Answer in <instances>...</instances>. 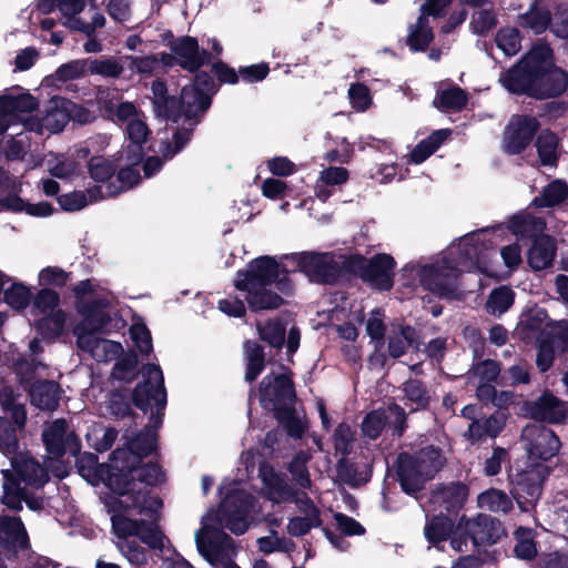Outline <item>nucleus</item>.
I'll return each instance as SVG.
<instances>
[{
	"label": "nucleus",
	"instance_id": "ddd939ff",
	"mask_svg": "<svg viewBox=\"0 0 568 568\" xmlns=\"http://www.w3.org/2000/svg\"><path fill=\"white\" fill-rule=\"evenodd\" d=\"M532 97L546 99L558 97L568 88V73L552 63V50L548 45V55L536 70L532 82Z\"/></svg>",
	"mask_w": 568,
	"mask_h": 568
},
{
	"label": "nucleus",
	"instance_id": "9b49d317",
	"mask_svg": "<svg viewBox=\"0 0 568 568\" xmlns=\"http://www.w3.org/2000/svg\"><path fill=\"white\" fill-rule=\"evenodd\" d=\"M37 106L38 102L30 93L0 97V134L20 126L27 131V122L33 121L36 118L31 116L30 113Z\"/></svg>",
	"mask_w": 568,
	"mask_h": 568
},
{
	"label": "nucleus",
	"instance_id": "5fc2aeb1",
	"mask_svg": "<svg viewBox=\"0 0 568 568\" xmlns=\"http://www.w3.org/2000/svg\"><path fill=\"white\" fill-rule=\"evenodd\" d=\"M60 296L57 292L43 288L37 293L33 298L32 312L37 315H49L53 312L61 311L59 308Z\"/></svg>",
	"mask_w": 568,
	"mask_h": 568
},
{
	"label": "nucleus",
	"instance_id": "c85d7f7f",
	"mask_svg": "<svg viewBox=\"0 0 568 568\" xmlns=\"http://www.w3.org/2000/svg\"><path fill=\"white\" fill-rule=\"evenodd\" d=\"M348 171L342 166H327L321 170L315 184V195L326 202L332 195V187L343 185L348 180Z\"/></svg>",
	"mask_w": 568,
	"mask_h": 568
},
{
	"label": "nucleus",
	"instance_id": "393cba45",
	"mask_svg": "<svg viewBox=\"0 0 568 568\" xmlns=\"http://www.w3.org/2000/svg\"><path fill=\"white\" fill-rule=\"evenodd\" d=\"M129 143L121 151V158L126 156L130 163H139L144 151V143L148 140L150 130L145 123L144 114L125 125Z\"/></svg>",
	"mask_w": 568,
	"mask_h": 568
},
{
	"label": "nucleus",
	"instance_id": "423d86ee",
	"mask_svg": "<svg viewBox=\"0 0 568 568\" xmlns=\"http://www.w3.org/2000/svg\"><path fill=\"white\" fill-rule=\"evenodd\" d=\"M163 374L160 366L148 364L142 369V382L133 392V402L144 413H150L152 425L145 427L135 438L128 443L124 448L114 450V468L119 464L126 467L124 463L130 460V466L139 465L143 456L152 453L156 447V428L162 424V416L166 405V392L163 385Z\"/></svg>",
	"mask_w": 568,
	"mask_h": 568
},
{
	"label": "nucleus",
	"instance_id": "e2e57ef3",
	"mask_svg": "<svg viewBox=\"0 0 568 568\" xmlns=\"http://www.w3.org/2000/svg\"><path fill=\"white\" fill-rule=\"evenodd\" d=\"M31 300V291L22 283H13L4 291V301L14 310L26 308Z\"/></svg>",
	"mask_w": 568,
	"mask_h": 568
},
{
	"label": "nucleus",
	"instance_id": "a211bd4d",
	"mask_svg": "<svg viewBox=\"0 0 568 568\" xmlns=\"http://www.w3.org/2000/svg\"><path fill=\"white\" fill-rule=\"evenodd\" d=\"M468 536L475 548L496 544L504 536V528L497 519L488 515L466 517Z\"/></svg>",
	"mask_w": 568,
	"mask_h": 568
},
{
	"label": "nucleus",
	"instance_id": "1a4fd4ad",
	"mask_svg": "<svg viewBox=\"0 0 568 568\" xmlns=\"http://www.w3.org/2000/svg\"><path fill=\"white\" fill-rule=\"evenodd\" d=\"M548 55V45L538 43L527 52L513 68L499 75V83L510 93L532 97L535 72Z\"/></svg>",
	"mask_w": 568,
	"mask_h": 568
},
{
	"label": "nucleus",
	"instance_id": "72a5a7b5",
	"mask_svg": "<svg viewBox=\"0 0 568 568\" xmlns=\"http://www.w3.org/2000/svg\"><path fill=\"white\" fill-rule=\"evenodd\" d=\"M31 404L43 410H53L60 398L59 385L54 382H38L30 388Z\"/></svg>",
	"mask_w": 568,
	"mask_h": 568
},
{
	"label": "nucleus",
	"instance_id": "7ed1b4c3",
	"mask_svg": "<svg viewBox=\"0 0 568 568\" xmlns=\"http://www.w3.org/2000/svg\"><path fill=\"white\" fill-rule=\"evenodd\" d=\"M488 229L468 233L457 242L452 243L439 257L429 265H424L419 272L423 286L443 297L454 295L458 277L465 271L479 270L488 275L495 272L488 265L489 248L493 241L487 239Z\"/></svg>",
	"mask_w": 568,
	"mask_h": 568
},
{
	"label": "nucleus",
	"instance_id": "f704fd0d",
	"mask_svg": "<svg viewBox=\"0 0 568 568\" xmlns=\"http://www.w3.org/2000/svg\"><path fill=\"white\" fill-rule=\"evenodd\" d=\"M545 222L540 217L531 216L529 213L514 215L508 224L509 231L518 239L539 237L538 234L545 230Z\"/></svg>",
	"mask_w": 568,
	"mask_h": 568
},
{
	"label": "nucleus",
	"instance_id": "6e6552de",
	"mask_svg": "<svg viewBox=\"0 0 568 568\" xmlns=\"http://www.w3.org/2000/svg\"><path fill=\"white\" fill-rule=\"evenodd\" d=\"M445 458L439 448L429 445L409 454L402 453L397 457V476L402 489L413 495L434 477L443 467Z\"/></svg>",
	"mask_w": 568,
	"mask_h": 568
},
{
	"label": "nucleus",
	"instance_id": "a18cd8bd",
	"mask_svg": "<svg viewBox=\"0 0 568 568\" xmlns=\"http://www.w3.org/2000/svg\"><path fill=\"white\" fill-rule=\"evenodd\" d=\"M246 358V374L247 382L254 381L264 368V354L262 347L256 342L247 341L244 345Z\"/></svg>",
	"mask_w": 568,
	"mask_h": 568
},
{
	"label": "nucleus",
	"instance_id": "4468645a",
	"mask_svg": "<svg viewBox=\"0 0 568 568\" xmlns=\"http://www.w3.org/2000/svg\"><path fill=\"white\" fill-rule=\"evenodd\" d=\"M538 122L535 118L519 115L511 119L504 132L503 148L509 154H518L531 142Z\"/></svg>",
	"mask_w": 568,
	"mask_h": 568
},
{
	"label": "nucleus",
	"instance_id": "2f4dec72",
	"mask_svg": "<svg viewBox=\"0 0 568 568\" xmlns=\"http://www.w3.org/2000/svg\"><path fill=\"white\" fill-rule=\"evenodd\" d=\"M90 155L88 146L79 148L74 153L55 158V163L50 165L49 173L57 179H71L80 172L79 160H85Z\"/></svg>",
	"mask_w": 568,
	"mask_h": 568
},
{
	"label": "nucleus",
	"instance_id": "680f3d73",
	"mask_svg": "<svg viewBox=\"0 0 568 568\" xmlns=\"http://www.w3.org/2000/svg\"><path fill=\"white\" fill-rule=\"evenodd\" d=\"M0 452L9 458L19 452V443L14 428L0 417Z\"/></svg>",
	"mask_w": 568,
	"mask_h": 568
},
{
	"label": "nucleus",
	"instance_id": "603ef678",
	"mask_svg": "<svg viewBox=\"0 0 568 568\" xmlns=\"http://www.w3.org/2000/svg\"><path fill=\"white\" fill-rule=\"evenodd\" d=\"M406 400L413 406L412 410L424 409L428 406L429 395L422 382L409 379L403 385Z\"/></svg>",
	"mask_w": 568,
	"mask_h": 568
},
{
	"label": "nucleus",
	"instance_id": "13d9d810",
	"mask_svg": "<svg viewBox=\"0 0 568 568\" xmlns=\"http://www.w3.org/2000/svg\"><path fill=\"white\" fill-rule=\"evenodd\" d=\"M514 303V292L506 286L494 290L486 303V308L490 314L500 315L505 313Z\"/></svg>",
	"mask_w": 568,
	"mask_h": 568
},
{
	"label": "nucleus",
	"instance_id": "f3484780",
	"mask_svg": "<svg viewBox=\"0 0 568 568\" xmlns=\"http://www.w3.org/2000/svg\"><path fill=\"white\" fill-rule=\"evenodd\" d=\"M42 438L49 454L54 457L62 456L67 450L77 455L80 452V443L73 432L68 430L64 419H57L44 428Z\"/></svg>",
	"mask_w": 568,
	"mask_h": 568
},
{
	"label": "nucleus",
	"instance_id": "338daca9",
	"mask_svg": "<svg viewBox=\"0 0 568 568\" xmlns=\"http://www.w3.org/2000/svg\"><path fill=\"white\" fill-rule=\"evenodd\" d=\"M0 402L3 408L11 413L14 423L21 428L26 424L27 413L24 406L16 403L13 393L10 388L4 387L0 392Z\"/></svg>",
	"mask_w": 568,
	"mask_h": 568
},
{
	"label": "nucleus",
	"instance_id": "5701e85b",
	"mask_svg": "<svg viewBox=\"0 0 568 568\" xmlns=\"http://www.w3.org/2000/svg\"><path fill=\"white\" fill-rule=\"evenodd\" d=\"M527 414L536 419L559 423L566 417V406L554 394L545 392L538 399L526 404Z\"/></svg>",
	"mask_w": 568,
	"mask_h": 568
},
{
	"label": "nucleus",
	"instance_id": "6e6d98bb",
	"mask_svg": "<svg viewBox=\"0 0 568 568\" xmlns=\"http://www.w3.org/2000/svg\"><path fill=\"white\" fill-rule=\"evenodd\" d=\"M515 554L518 558L529 560L537 555L534 532L529 528L519 527L515 530Z\"/></svg>",
	"mask_w": 568,
	"mask_h": 568
},
{
	"label": "nucleus",
	"instance_id": "20e7f679",
	"mask_svg": "<svg viewBox=\"0 0 568 568\" xmlns=\"http://www.w3.org/2000/svg\"><path fill=\"white\" fill-rule=\"evenodd\" d=\"M122 485L118 477L109 479V489L113 495L105 498V507L111 515L112 529L119 540H126L129 536H136L152 549L162 550L166 538L155 524L136 521L126 517V513L138 515H152L162 507L159 497H146L141 489L135 490Z\"/></svg>",
	"mask_w": 568,
	"mask_h": 568
},
{
	"label": "nucleus",
	"instance_id": "412c9836",
	"mask_svg": "<svg viewBox=\"0 0 568 568\" xmlns=\"http://www.w3.org/2000/svg\"><path fill=\"white\" fill-rule=\"evenodd\" d=\"M120 161H124L126 166L120 169L115 183H108L104 186H98L95 190H91L90 202L98 201L104 197L115 196L121 192L132 189L140 182V173L134 168L138 163H130L124 155L123 158H119Z\"/></svg>",
	"mask_w": 568,
	"mask_h": 568
},
{
	"label": "nucleus",
	"instance_id": "39448f33",
	"mask_svg": "<svg viewBox=\"0 0 568 568\" xmlns=\"http://www.w3.org/2000/svg\"><path fill=\"white\" fill-rule=\"evenodd\" d=\"M73 293L77 311L82 316L81 324L75 328L78 346L97 362L118 358L123 352L122 345L95 334L110 322L106 308L113 301L112 294L93 280L81 281L73 287Z\"/></svg>",
	"mask_w": 568,
	"mask_h": 568
},
{
	"label": "nucleus",
	"instance_id": "dca6fc26",
	"mask_svg": "<svg viewBox=\"0 0 568 568\" xmlns=\"http://www.w3.org/2000/svg\"><path fill=\"white\" fill-rule=\"evenodd\" d=\"M114 452L112 453L111 463L99 464L98 457L91 453H84L77 459L79 474L92 486L103 483L109 488V479L112 476L120 478L125 476L122 474L124 467L119 464V469L114 468Z\"/></svg>",
	"mask_w": 568,
	"mask_h": 568
},
{
	"label": "nucleus",
	"instance_id": "4d7b16f0",
	"mask_svg": "<svg viewBox=\"0 0 568 568\" xmlns=\"http://www.w3.org/2000/svg\"><path fill=\"white\" fill-rule=\"evenodd\" d=\"M85 436L94 449L104 452L111 448L118 437V432L114 428H105L100 425H94Z\"/></svg>",
	"mask_w": 568,
	"mask_h": 568
},
{
	"label": "nucleus",
	"instance_id": "c9c22d12",
	"mask_svg": "<svg viewBox=\"0 0 568 568\" xmlns=\"http://www.w3.org/2000/svg\"><path fill=\"white\" fill-rule=\"evenodd\" d=\"M385 331L386 327L382 313L378 310L373 311L366 323V333L371 338V343L375 346V352L371 356V361L382 365L385 361V356L381 352L385 344Z\"/></svg>",
	"mask_w": 568,
	"mask_h": 568
},
{
	"label": "nucleus",
	"instance_id": "052dcab7",
	"mask_svg": "<svg viewBox=\"0 0 568 568\" xmlns=\"http://www.w3.org/2000/svg\"><path fill=\"white\" fill-rule=\"evenodd\" d=\"M387 418L388 415L385 409H376L371 412L363 419V434L369 437L371 439H376L381 435L383 428L385 427Z\"/></svg>",
	"mask_w": 568,
	"mask_h": 568
},
{
	"label": "nucleus",
	"instance_id": "b1692460",
	"mask_svg": "<svg viewBox=\"0 0 568 568\" xmlns=\"http://www.w3.org/2000/svg\"><path fill=\"white\" fill-rule=\"evenodd\" d=\"M171 51L178 64L190 71L199 69L209 58L206 51H200L196 39L191 37H183L172 41Z\"/></svg>",
	"mask_w": 568,
	"mask_h": 568
},
{
	"label": "nucleus",
	"instance_id": "e433bc0d",
	"mask_svg": "<svg viewBox=\"0 0 568 568\" xmlns=\"http://www.w3.org/2000/svg\"><path fill=\"white\" fill-rule=\"evenodd\" d=\"M417 333L410 326H393L387 335L388 354L390 357L397 358L402 356L409 346L416 342Z\"/></svg>",
	"mask_w": 568,
	"mask_h": 568
},
{
	"label": "nucleus",
	"instance_id": "f8f14e48",
	"mask_svg": "<svg viewBox=\"0 0 568 568\" xmlns=\"http://www.w3.org/2000/svg\"><path fill=\"white\" fill-rule=\"evenodd\" d=\"M72 110H77L75 103L60 97L52 98L41 112V118L37 115L33 121L27 122V131L38 134L58 133L71 120Z\"/></svg>",
	"mask_w": 568,
	"mask_h": 568
},
{
	"label": "nucleus",
	"instance_id": "bf43d9fd",
	"mask_svg": "<svg viewBox=\"0 0 568 568\" xmlns=\"http://www.w3.org/2000/svg\"><path fill=\"white\" fill-rule=\"evenodd\" d=\"M500 375V366L497 362L491 359L481 361L473 365L469 371L470 382L493 383Z\"/></svg>",
	"mask_w": 568,
	"mask_h": 568
},
{
	"label": "nucleus",
	"instance_id": "f257e3e1",
	"mask_svg": "<svg viewBox=\"0 0 568 568\" xmlns=\"http://www.w3.org/2000/svg\"><path fill=\"white\" fill-rule=\"evenodd\" d=\"M280 264L274 257L260 256L248 263L246 270L239 271L234 280L235 288L245 292V300L253 311L276 308L283 298L272 291L275 284L280 291L287 287L281 272H303L313 282L331 283L342 270L348 271V256L334 253L302 252L284 256Z\"/></svg>",
	"mask_w": 568,
	"mask_h": 568
},
{
	"label": "nucleus",
	"instance_id": "864d4df0",
	"mask_svg": "<svg viewBox=\"0 0 568 568\" xmlns=\"http://www.w3.org/2000/svg\"><path fill=\"white\" fill-rule=\"evenodd\" d=\"M497 48L506 55L517 54L521 48L519 31L516 28H501L495 38Z\"/></svg>",
	"mask_w": 568,
	"mask_h": 568
},
{
	"label": "nucleus",
	"instance_id": "4be33fe9",
	"mask_svg": "<svg viewBox=\"0 0 568 568\" xmlns=\"http://www.w3.org/2000/svg\"><path fill=\"white\" fill-rule=\"evenodd\" d=\"M1 473L3 475V494L1 501L6 507L20 510L23 501L32 510H40L43 507V500L40 498H31L24 487L20 486V481L11 476L9 469H2Z\"/></svg>",
	"mask_w": 568,
	"mask_h": 568
},
{
	"label": "nucleus",
	"instance_id": "2eb2a0df",
	"mask_svg": "<svg viewBox=\"0 0 568 568\" xmlns=\"http://www.w3.org/2000/svg\"><path fill=\"white\" fill-rule=\"evenodd\" d=\"M295 396L291 378L286 374L266 375L260 386V399L263 406L275 410L291 403Z\"/></svg>",
	"mask_w": 568,
	"mask_h": 568
},
{
	"label": "nucleus",
	"instance_id": "3c124183",
	"mask_svg": "<svg viewBox=\"0 0 568 568\" xmlns=\"http://www.w3.org/2000/svg\"><path fill=\"white\" fill-rule=\"evenodd\" d=\"M454 525L452 520L443 515L433 517L425 526L424 534L426 539L432 544L445 540Z\"/></svg>",
	"mask_w": 568,
	"mask_h": 568
},
{
	"label": "nucleus",
	"instance_id": "9d476101",
	"mask_svg": "<svg viewBox=\"0 0 568 568\" xmlns=\"http://www.w3.org/2000/svg\"><path fill=\"white\" fill-rule=\"evenodd\" d=\"M395 260L385 253L372 258L362 255H348V272L358 274L364 281L379 290H389L393 285Z\"/></svg>",
	"mask_w": 568,
	"mask_h": 568
},
{
	"label": "nucleus",
	"instance_id": "a878e982",
	"mask_svg": "<svg viewBox=\"0 0 568 568\" xmlns=\"http://www.w3.org/2000/svg\"><path fill=\"white\" fill-rule=\"evenodd\" d=\"M261 476L263 481L264 496L274 504L291 501L295 495L293 488L288 486L285 478L271 468H262Z\"/></svg>",
	"mask_w": 568,
	"mask_h": 568
},
{
	"label": "nucleus",
	"instance_id": "473e14b6",
	"mask_svg": "<svg viewBox=\"0 0 568 568\" xmlns=\"http://www.w3.org/2000/svg\"><path fill=\"white\" fill-rule=\"evenodd\" d=\"M211 104V99L197 87L185 85L181 92V109L187 120L204 113Z\"/></svg>",
	"mask_w": 568,
	"mask_h": 568
},
{
	"label": "nucleus",
	"instance_id": "bb28decb",
	"mask_svg": "<svg viewBox=\"0 0 568 568\" xmlns=\"http://www.w3.org/2000/svg\"><path fill=\"white\" fill-rule=\"evenodd\" d=\"M552 325L554 322L548 318L547 312L541 307L530 308L520 320L526 337L536 341L548 338Z\"/></svg>",
	"mask_w": 568,
	"mask_h": 568
},
{
	"label": "nucleus",
	"instance_id": "de8ad7c7",
	"mask_svg": "<svg viewBox=\"0 0 568 568\" xmlns=\"http://www.w3.org/2000/svg\"><path fill=\"white\" fill-rule=\"evenodd\" d=\"M568 196V185L561 180H555L548 184L539 197H535L532 203L536 206H554L561 203Z\"/></svg>",
	"mask_w": 568,
	"mask_h": 568
},
{
	"label": "nucleus",
	"instance_id": "7c9ffc66",
	"mask_svg": "<svg viewBox=\"0 0 568 568\" xmlns=\"http://www.w3.org/2000/svg\"><path fill=\"white\" fill-rule=\"evenodd\" d=\"M467 497L468 489L464 484L450 483L437 487L432 495V500L446 510H453L462 507Z\"/></svg>",
	"mask_w": 568,
	"mask_h": 568
},
{
	"label": "nucleus",
	"instance_id": "09e8293b",
	"mask_svg": "<svg viewBox=\"0 0 568 568\" xmlns=\"http://www.w3.org/2000/svg\"><path fill=\"white\" fill-rule=\"evenodd\" d=\"M557 146L558 139L557 136L549 132L542 131L536 142L537 152L542 165L552 166L557 162Z\"/></svg>",
	"mask_w": 568,
	"mask_h": 568
},
{
	"label": "nucleus",
	"instance_id": "37998d69",
	"mask_svg": "<svg viewBox=\"0 0 568 568\" xmlns=\"http://www.w3.org/2000/svg\"><path fill=\"white\" fill-rule=\"evenodd\" d=\"M432 40L433 31L424 10L416 24L410 28L408 44L413 50H425Z\"/></svg>",
	"mask_w": 568,
	"mask_h": 568
},
{
	"label": "nucleus",
	"instance_id": "4c0bfd02",
	"mask_svg": "<svg viewBox=\"0 0 568 568\" xmlns=\"http://www.w3.org/2000/svg\"><path fill=\"white\" fill-rule=\"evenodd\" d=\"M468 101L467 93L459 87H450L437 92L434 99V105L444 112L459 111Z\"/></svg>",
	"mask_w": 568,
	"mask_h": 568
},
{
	"label": "nucleus",
	"instance_id": "69168bd1",
	"mask_svg": "<svg viewBox=\"0 0 568 568\" xmlns=\"http://www.w3.org/2000/svg\"><path fill=\"white\" fill-rule=\"evenodd\" d=\"M348 99L352 108L357 112L366 111L373 102L369 89L363 83L351 84Z\"/></svg>",
	"mask_w": 568,
	"mask_h": 568
},
{
	"label": "nucleus",
	"instance_id": "c03bdc74",
	"mask_svg": "<svg viewBox=\"0 0 568 568\" xmlns=\"http://www.w3.org/2000/svg\"><path fill=\"white\" fill-rule=\"evenodd\" d=\"M310 459L311 454L308 452L301 450L295 454L288 466L293 481L303 489H310L312 487V481L307 468V463Z\"/></svg>",
	"mask_w": 568,
	"mask_h": 568
},
{
	"label": "nucleus",
	"instance_id": "0eeeda50",
	"mask_svg": "<svg viewBox=\"0 0 568 568\" xmlns=\"http://www.w3.org/2000/svg\"><path fill=\"white\" fill-rule=\"evenodd\" d=\"M521 440L528 455L527 470L516 476L518 489L536 500L541 493V484L550 473V468L540 462H547L557 455L560 442L555 433L540 425L529 424L521 430Z\"/></svg>",
	"mask_w": 568,
	"mask_h": 568
},
{
	"label": "nucleus",
	"instance_id": "58836bf2",
	"mask_svg": "<svg viewBox=\"0 0 568 568\" xmlns=\"http://www.w3.org/2000/svg\"><path fill=\"white\" fill-rule=\"evenodd\" d=\"M518 23L520 27L539 34L548 28L550 13L545 7L534 3L528 11L519 16Z\"/></svg>",
	"mask_w": 568,
	"mask_h": 568
},
{
	"label": "nucleus",
	"instance_id": "a19ab883",
	"mask_svg": "<svg viewBox=\"0 0 568 568\" xmlns=\"http://www.w3.org/2000/svg\"><path fill=\"white\" fill-rule=\"evenodd\" d=\"M478 507L493 513H507L513 507V501L506 493L499 489H488L477 498Z\"/></svg>",
	"mask_w": 568,
	"mask_h": 568
},
{
	"label": "nucleus",
	"instance_id": "0e129e2a",
	"mask_svg": "<svg viewBox=\"0 0 568 568\" xmlns=\"http://www.w3.org/2000/svg\"><path fill=\"white\" fill-rule=\"evenodd\" d=\"M115 165L113 162L102 158L93 156L89 162L90 176L99 183H103L102 186L106 185L108 180L113 175Z\"/></svg>",
	"mask_w": 568,
	"mask_h": 568
},
{
	"label": "nucleus",
	"instance_id": "49530a36",
	"mask_svg": "<svg viewBox=\"0 0 568 568\" xmlns=\"http://www.w3.org/2000/svg\"><path fill=\"white\" fill-rule=\"evenodd\" d=\"M90 74H98L104 78H119L124 71L120 59L108 57L103 59H88Z\"/></svg>",
	"mask_w": 568,
	"mask_h": 568
},
{
	"label": "nucleus",
	"instance_id": "79ce46f5",
	"mask_svg": "<svg viewBox=\"0 0 568 568\" xmlns=\"http://www.w3.org/2000/svg\"><path fill=\"white\" fill-rule=\"evenodd\" d=\"M276 417L292 437L301 438L306 430L307 425L303 412L281 408L276 410Z\"/></svg>",
	"mask_w": 568,
	"mask_h": 568
},
{
	"label": "nucleus",
	"instance_id": "aec40b11",
	"mask_svg": "<svg viewBox=\"0 0 568 568\" xmlns=\"http://www.w3.org/2000/svg\"><path fill=\"white\" fill-rule=\"evenodd\" d=\"M10 460L14 474L19 477L16 478L10 471L16 480L34 488H40L48 481L49 476L45 469L28 454L18 452L10 457Z\"/></svg>",
	"mask_w": 568,
	"mask_h": 568
},
{
	"label": "nucleus",
	"instance_id": "774afa93",
	"mask_svg": "<svg viewBox=\"0 0 568 568\" xmlns=\"http://www.w3.org/2000/svg\"><path fill=\"white\" fill-rule=\"evenodd\" d=\"M497 23L496 16L491 10L480 9L473 13L470 30L476 34H485Z\"/></svg>",
	"mask_w": 568,
	"mask_h": 568
},
{
	"label": "nucleus",
	"instance_id": "c756f323",
	"mask_svg": "<svg viewBox=\"0 0 568 568\" xmlns=\"http://www.w3.org/2000/svg\"><path fill=\"white\" fill-rule=\"evenodd\" d=\"M555 254V240L548 235H539L528 251V263L534 270L540 271L551 265Z\"/></svg>",
	"mask_w": 568,
	"mask_h": 568
},
{
	"label": "nucleus",
	"instance_id": "f03ea898",
	"mask_svg": "<svg viewBox=\"0 0 568 568\" xmlns=\"http://www.w3.org/2000/svg\"><path fill=\"white\" fill-rule=\"evenodd\" d=\"M220 493L224 497L219 508L202 517V527L195 534L196 548L214 568H240L234 562L237 555L235 541L224 529L243 535L261 507L241 483L224 479Z\"/></svg>",
	"mask_w": 568,
	"mask_h": 568
},
{
	"label": "nucleus",
	"instance_id": "cd10ccee",
	"mask_svg": "<svg viewBox=\"0 0 568 568\" xmlns=\"http://www.w3.org/2000/svg\"><path fill=\"white\" fill-rule=\"evenodd\" d=\"M0 542L11 549L28 546V535L20 518L0 515Z\"/></svg>",
	"mask_w": 568,
	"mask_h": 568
},
{
	"label": "nucleus",
	"instance_id": "ea45409f",
	"mask_svg": "<svg viewBox=\"0 0 568 568\" xmlns=\"http://www.w3.org/2000/svg\"><path fill=\"white\" fill-rule=\"evenodd\" d=\"M450 134L449 130H437L420 141L410 153V162L419 164L429 158Z\"/></svg>",
	"mask_w": 568,
	"mask_h": 568
},
{
	"label": "nucleus",
	"instance_id": "6ab92c4d",
	"mask_svg": "<svg viewBox=\"0 0 568 568\" xmlns=\"http://www.w3.org/2000/svg\"><path fill=\"white\" fill-rule=\"evenodd\" d=\"M126 466L122 474H125V476H122L120 478V481L122 485H128V488H133L135 490L141 489L145 493L146 497H153L150 495V491L148 490V486L156 485L158 483L163 480V473L161 470V467L156 464H148L144 466H130V460L124 463Z\"/></svg>",
	"mask_w": 568,
	"mask_h": 568
},
{
	"label": "nucleus",
	"instance_id": "8fccbe9b",
	"mask_svg": "<svg viewBox=\"0 0 568 568\" xmlns=\"http://www.w3.org/2000/svg\"><path fill=\"white\" fill-rule=\"evenodd\" d=\"M65 318L63 311L53 312L36 321V328L44 338H54L63 332Z\"/></svg>",
	"mask_w": 568,
	"mask_h": 568
}]
</instances>
